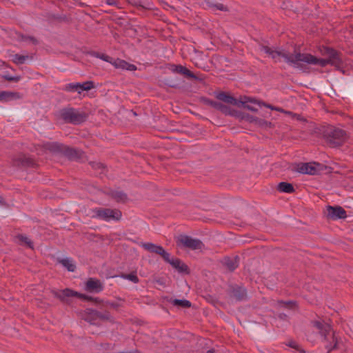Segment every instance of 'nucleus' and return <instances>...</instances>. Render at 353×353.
I'll use <instances>...</instances> for the list:
<instances>
[{"label": "nucleus", "mask_w": 353, "mask_h": 353, "mask_svg": "<svg viewBox=\"0 0 353 353\" xmlns=\"http://www.w3.org/2000/svg\"><path fill=\"white\" fill-rule=\"evenodd\" d=\"M324 56H327L326 59H318L316 57L304 53V56H301L303 59V63L312 65H319L325 67L328 64L339 67L341 63V59L339 54L333 49L325 48L322 52Z\"/></svg>", "instance_id": "nucleus-1"}, {"label": "nucleus", "mask_w": 353, "mask_h": 353, "mask_svg": "<svg viewBox=\"0 0 353 353\" xmlns=\"http://www.w3.org/2000/svg\"><path fill=\"white\" fill-rule=\"evenodd\" d=\"M87 216L92 219H99L106 221L110 220L119 221L121 219L122 213L117 209L96 208L88 210Z\"/></svg>", "instance_id": "nucleus-2"}, {"label": "nucleus", "mask_w": 353, "mask_h": 353, "mask_svg": "<svg viewBox=\"0 0 353 353\" xmlns=\"http://www.w3.org/2000/svg\"><path fill=\"white\" fill-rule=\"evenodd\" d=\"M301 56H304V53L294 52L293 54H288L285 51L273 50L270 56L276 61H280L281 58H283L285 61L295 67H300L301 63H303V59Z\"/></svg>", "instance_id": "nucleus-3"}, {"label": "nucleus", "mask_w": 353, "mask_h": 353, "mask_svg": "<svg viewBox=\"0 0 353 353\" xmlns=\"http://www.w3.org/2000/svg\"><path fill=\"white\" fill-rule=\"evenodd\" d=\"M327 142L332 147H336L342 144L346 139L345 131L339 128H331L325 134Z\"/></svg>", "instance_id": "nucleus-4"}, {"label": "nucleus", "mask_w": 353, "mask_h": 353, "mask_svg": "<svg viewBox=\"0 0 353 353\" xmlns=\"http://www.w3.org/2000/svg\"><path fill=\"white\" fill-rule=\"evenodd\" d=\"M176 243L181 248L192 250H201L204 248L203 243L200 240L185 235L178 236Z\"/></svg>", "instance_id": "nucleus-5"}, {"label": "nucleus", "mask_w": 353, "mask_h": 353, "mask_svg": "<svg viewBox=\"0 0 353 353\" xmlns=\"http://www.w3.org/2000/svg\"><path fill=\"white\" fill-rule=\"evenodd\" d=\"M61 117L68 123L78 124L86 119V114L74 109L63 110L61 112Z\"/></svg>", "instance_id": "nucleus-6"}, {"label": "nucleus", "mask_w": 353, "mask_h": 353, "mask_svg": "<svg viewBox=\"0 0 353 353\" xmlns=\"http://www.w3.org/2000/svg\"><path fill=\"white\" fill-rule=\"evenodd\" d=\"M215 97L221 101L235 105L238 108H241V103H245L248 101L246 100H248L245 95L241 96L239 99H235L230 93L225 92H217L216 93Z\"/></svg>", "instance_id": "nucleus-7"}, {"label": "nucleus", "mask_w": 353, "mask_h": 353, "mask_svg": "<svg viewBox=\"0 0 353 353\" xmlns=\"http://www.w3.org/2000/svg\"><path fill=\"white\" fill-rule=\"evenodd\" d=\"M55 296L61 299V301H65L67 297L70 296H77L80 299L90 301L92 299V297L88 296L85 294H79L77 292L72 290L70 289L66 288L65 290H61L59 292H57L55 293Z\"/></svg>", "instance_id": "nucleus-8"}, {"label": "nucleus", "mask_w": 353, "mask_h": 353, "mask_svg": "<svg viewBox=\"0 0 353 353\" xmlns=\"http://www.w3.org/2000/svg\"><path fill=\"white\" fill-rule=\"evenodd\" d=\"M297 171L301 174H315L319 170V165L315 163H301L297 165Z\"/></svg>", "instance_id": "nucleus-9"}, {"label": "nucleus", "mask_w": 353, "mask_h": 353, "mask_svg": "<svg viewBox=\"0 0 353 353\" xmlns=\"http://www.w3.org/2000/svg\"><path fill=\"white\" fill-rule=\"evenodd\" d=\"M142 247L150 252L161 255L165 261H169V254L163 248V247L152 243H143Z\"/></svg>", "instance_id": "nucleus-10"}, {"label": "nucleus", "mask_w": 353, "mask_h": 353, "mask_svg": "<svg viewBox=\"0 0 353 353\" xmlns=\"http://www.w3.org/2000/svg\"><path fill=\"white\" fill-rule=\"evenodd\" d=\"M327 216L332 219H344L346 217V212L340 206H328L327 208Z\"/></svg>", "instance_id": "nucleus-11"}, {"label": "nucleus", "mask_w": 353, "mask_h": 353, "mask_svg": "<svg viewBox=\"0 0 353 353\" xmlns=\"http://www.w3.org/2000/svg\"><path fill=\"white\" fill-rule=\"evenodd\" d=\"M92 300L94 301L97 303H101L103 307H110L116 311H119L120 307H122L124 304V300L120 298H118L115 301H101L97 298L92 299Z\"/></svg>", "instance_id": "nucleus-12"}, {"label": "nucleus", "mask_w": 353, "mask_h": 353, "mask_svg": "<svg viewBox=\"0 0 353 353\" xmlns=\"http://www.w3.org/2000/svg\"><path fill=\"white\" fill-rule=\"evenodd\" d=\"M103 289V284L99 279L90 278L85 283V290L88 292H100Z\"/></svg>", "instance_id": "nucleus-13"}, {"label": "nucleus", "mask_w": 353, "mask_h": 353, "mask_svg": "<svg viewBox=\"0 0 353 353\" xmlns=\"http://www.w3.org/2000/svg\"><path fill=\"white\" fill-rule=\"evenodd\" d=\"M313 327L319 331V333L326 339V336L331 332V327L323 321H312Z\"/></svg>", "instance_id": "nucleus-14"}, {"label": "nucleus", "mask_w": 353, "mask_h": 353, "mask_svg": "<svg viewBox=\"0 0 353 353\" xmlns=\"http://www.w3.org/2000/svg\"><path fill=\"white\" fill-rule=\"evenodd\" d=\"M245 97L248 99V100H247L248 101L245 103H241V107H243L250 111L257 112L258 109L255 105H257L259 106H261L262 101L248 96H245Z\"/></svg>", "instance_id": "nucleus-15"}, {"label": "nucleus", "mask_w": 353, "mask_h": 353, "mask_svg": "<svg viewBox=\"0 0 353 353\" xmlns=\"http://www.w3.org/2000/svg\"><path fill=\"white\" fill-rule=\"evenodd\" d=\"M112 65L118 69L127 70L130 71H134L137 70L136 65L120 59H113Z\"/></svg>", "instance_id": "nucleus-16"}, {"label": "nucleus", "mask_w": 353, "mask_h": 353, "mask_svg": "<svg viewBox=\"0 0 353 353\" xmlns=\"http://www.w3.org/2000/svg\"><path fill=\"white\" fill-rule=\"evenodd\" d=\"M13 164L17 166H30L33 165V160L25 154H19L13 159Z\"/></svg>", "instance_id": "nucleus-17"}, {"label": "nucleus", "mask_w": 353, "mask_h": 353, "mask_svg": "<svg viewBox=\"0 0 353 353\" xmlns=\"http://www.w3.org/2000/svg\"><path fill=\"white\" fill-rule=\"evenodd\" d=\"M21 95L18 92L10 91H0V101L7 102L12 100L19 99Z\"/></svg>", "instance_id": "nucleus-18"}, {"label": "nucleus", "mask_w": 353, "mask_h": 353, "mask_svg": "<svg viewBox=\"0 0 353 353\" xmlns=\"http://www.w3.org/2000/svg\"><path fill=\"white\" fill-rule=\"evenodd\" d=\"M214 108L220 110L221 112L227 115H231L236 117H240L241 116V114L239 112L232 110L230 108L228 107L227 105H223L221 103H218V104H214Z\"/></svg>", "instance_id": "nucleus-19"}, {"label": "nucleus", "mask_w": 353, "mask_h": 353, "mask_svg": "<svg viewBox=\"0 0 353 353\" xmlns=\"http://www.w3.org/2000/svg\"><path fill=\"white\" fill-rule=\"evenodd\" d=\"M172 71L182 74L188 77L196 79V77L194 75V74L189 70L187 68L181 65H174L172 66Z\"/></svg>", "instance_id": "nucleus-20"}, {"label": "nucleus", "mask_w": 353, "mask_h": 353, "mask_svg": "<svg viewBox=\"0 0 353 353\" xmlns=\"http://www.w3.org/2000/svg\"><path fill=\"white\" fill-rule=\"evenodd\" d=\"M97 315L98 311L92 309H86L84 311L83 318L88 322L94 323V321L97 320Z\"/></svg>", "instance_id": "nucleus-21"}, {"label": "nucleus", "mask_w": 353, "mask_h": 353, "mask_svg": "<svg viewBox=\"0 0 353 353\" xmlns=\"http://www.w3.org/2000/svg\"><path fill=\"white\" fill-rule=\"evenodd\" d=\"M16 239L20 245H26L30 248H33L32 242L26 236L19 234L16 236Z\"/></svg>", "instance_id": "nucleus-22"}, {"label": "nucleus", "mask_w": 353, "mask_h": 353, "mask_svg": "<svg viewBox=\"0 0 353 353\" xmlns=\"http://www.w3.org/2000/svg\"><path fill=\"white\" fill-rule=\"evenodd\" d=\"M94 88L93 81H88L79 84V88H77V92L81 94L83 91H89Z\"/></svg>", "instance_id": "nucleus-23"}, {"label": "nucleus", "mask_w": 353, "mask_h": 353, "mask_svg": "<svg viewBox=\"0 0 353 353\" xmlns=\"http://www.w3.org/2000/svg\"><path fill=\"white\" fill-rule=\"evenodd\" d=\"M278 189L280 192L292 193L294 192L293 185L289 183L281 182L278 185Z\"/></svg>", "instance_id": "nucleus-24"}, {"label": "nucleus", "mask_w": 353, "mask_h": 353, "mask_svg": "<svg viewBox=\"0 0 353 353\" xmlns=\"http://www.w3.org/2000/svg\"><path fill=\"white\" fill-rule=\"evenodd\" d=\"M46 150L52 152L62 151L63 146L56 143H48L43 145Z\"/></svg>", "instance_id": "nucleus-25"}, {"label": "nucleus", "mask_w": 353, "mask_h": 353, "mask_svg": "<svg viewBox=\"0 0 353 353\" xmlns=\"http://www.w3.org/2000/svg\"><path fill=\"white\" fill-rule=\"evenodd\" d=\"M170 303L177 307L187 308L191 306V303L185 299H173L170 301Z\"/></svg>", "instance_id": "nucleus-26"}, {"label": "nucleus", "mask_w": 353, "mask_h": 353, "mask_svg": "<svg viewBox=\"0 0 353 353\" xmlns=\"http://www.w3.org/2000/svg\"><path fill=\"white\" fill-rule=\"evenodd\" d=\"M29 59H30V57L28 55L16 54L12 56V60L16 64H23Z\"/></svg>", "instance_id": "nucleus-27"}, {"label": "nucleus", "mask_w": 353, "mask_h": 353, "mask_svg": "<svg viewBox=\"0 0 353 353\" xmlns=\"http://www.w3.org/2000/svg\"><path fill=\"white\" fill-rule=\"evenodd\" d=\"M169 263H170L173 267L178 268L181 271H183L186 270L187 266L182 263L179 259H170L169 256V261H166Z\"/></svg>", "instance_id": "nucleus-28"}, {"label": "nucleus", "mask_w": 353, "mask_h": 353, "mask_svg": "<svg viewBox=\"0 0 353 353\" xmlns=\"http://www.w3.org/2000/svg\"><path fill=\"white\" fill-rule=\"evenodd\" d=\"M60 263H61L65 268L68 269L70 272H74L75 270L76 266L73 263L72 261L70 259H63L59 261Z\"/></svg>", "instance_id": "nucleus-29"}, {"label": "nucleus", "mask_w": 353, "mask_h": 353, "mask_svg": "<svg viewBox=\"0 0 353 353\" xmlns=\"http://www.w3.org/2000/svg\"><path fill=\"white\" fill-rule=\"evenodd\" d=\"M112 196L117 202H125L127 200L126 194L120 191H114Z\"/></svg>", "instance_id": "nucleus-30"}, {"label": "nucleus", "mask_w": 353, "mask_h": 353, "mask_svg": "<svg viewBox=\"0 0 353 353\" xmlns=\"http://www.w3.org/2000/svg\"><path fill=\"white\" fill-rule=\"evenodd\" d=\"M256 121V125L259 127L263 128H272L274 127V125L266 120L262 119L259 118Z\"/></svg>", "instance_id": "nucleus-31"}, {"label": "nucleus", "mask_w": 353, "mask_h": 353, "mask_svg": "<svg viewBox=\"0 0 353 353\" xmlns=\"http://www.w3.org/2000/svg\"><path fill=\"white\" fill-rule=\"evenodd\" d=\"M98 319L102 320V321H108L110 322L114 321L113 316L110 314V312H105L104 314H102V313L98 312L97 320Z\"/></svg>", "instance_id": "nucleus-32"}, {"label": "nucleus", "mask_w": 353, "mask_h": 353, "mask_svg": "<svg viewBox=\"0 0 353 353\" xmlns=\"http://www.w3.org/2000/svg\"><path fill=\"white\" fill-rule=\"evenodd\" d=\"M225 265L228 270L233 271L238 266V263L236 259H227Z\"/></svg>", "instance_id": "nucleus-33"}, {"label": "nucleus", "mask_w": 353, "mask_h": 353, "mask_svg": "<svg viewBox=\"0 0 353 353\" xmlns=\"http://www.w3.org/2000/svg\"><path fill=\"white\" fill-rule=\"evenodd\" d=\"M121 277L125 279H128L134 283H139V281L137 274L134 273L129 274H122Z\"/></svg>", "instance_id": "nucleus-34"}, {"label": "nucleus", "mask_w": 353, "mask_h": 353, "mask_svg": "<svg viewBox=\"0 0 353 353\" xmlns=\"http://www.w3.org/2000/svg\"><path fill=\"white\" fill-rule=\"evenodd\" d=\"M80 83H72L65 85V90L68 92H77V88H79Z\"/></svg>", "instance_id": "nucleus-35"}, {"label": "nucleus", "mask_w": 353, "mask_h": 353, "mask_svg": "<svg viewBox=\"0 0 353 353\" xmlns=\"http://www.w3.org/2000/svg\"><path fill=\"white\" fill-rule=\"evenodd\" d=\"M211 7L212 8H214L217 10H219L221 11H224V12H226V11H228V8L226 6L223 5V3H213L211 5Z\"/></svg>", "instance_id": "nucleus-36"}, {"label": "nucleus", "mask_w": 353, "mask_h": 353, "mask_svg": "<svg viewBox=\"0 0 353 353\" xmlns=\"http://www.w3.org/2000/svg\"><path fill=\"white\" fill-rule=\"evenodd\" d=\"M97 57L106 61L108 63H110L112 64V62L113 61V59L105 54H99L97 53L96 55Z\"/></svg>", "instance_id": "nucleus-37"}, {"label": "nucleus", "mask_w": 353, "mask_h": 353, "mask_svg": "<svg viewBox=\"0 0 353 353\" xmlns=\"http://www.w3.org/2000/svg\"><path fill=\"white\" fill-rule=\"evenodd\" d=\"M3 78L8 81H15L17 82L21 79V77L19 76L12 77L9 75H3Z\"/></svg>", "instance_id": "nucleus-38"}, {"label": "nucleus", "mask_w": 353, "mask_h": 353, "mask_svg": "<svg viewBox=\"0 0 353 353\" xmlns=\"http://www.w3.org/2000/svg\"><path fill=\"white\" fill-rule=\"evenodd\" d=\"M261 50L270 56L274 50L271 49L268 46H261Z\"/></svg>", "instance_id": "nucleus-39"}, {"label": "nucleus", "mask_w": 353, "mask_h": 353, "mask_svg": "<svg viewBox=\"0 0 353 353\" xmlns=\"http://www.w3.org/2000/svg\"><path fill=\"white\" fill-rule=\"evenodd\" d=\"M242 119L245 118L246 119L247 121H248L250 123H254L255 125H256V120H258L259 118L258 117H252V116H246L245 117H241Z\"/></svg>", "instance_id": "nucleus-40"}, {"label": "nucleus", "mask_w": 353, "mask_h": 353, "mask_svg": "<svg viewBox=\"0 0 353 353\" xmlns=\"http://www.w3.org/2000/svg\"><path fill=\"white\" fill-rule=\"evenodd\" d=\"M92 167L95 169H102V170L105 169V167L100 163H93Z\"/></svg>", "instance_id": "nucleus-41"}, {"label": "nucleus", "mask_w": 353, "mask_h": 353, "mask_svg": "<svg viewBox=\"0 0 353 353\" xmlns=\"http://www.w3.org/2000/svg\"><path fill=\"white\" fill-rule=\"evenodd\" d=\"M204 101L207 105H209L213 108H214V104H218V103H219V102L210 101L209 99H205Z\"/></svg>", "instance_id": "nucleus-42"}, {"label": "nucleus", "mask_w": 353, "mask_h": 353, "mask_svg": "<svg viewBox=\"0 0 353 353\" xmlns=\"http://www.w3.org/2000/svg\"><path fill=\"white\" fill-rule=\"evenodd\" d=\"M261 106H265L268 108H270L272 110H275V108H276V107H274V106H272V105H270V104H268V103H265L264 102L262 101V103H261Z\"/></svg>", "instance_id": "nucleus-43"}, {"label": "nucleus", "mask_w": 353, "mask_h": 353, "mask_svg": "<svg viewBox=\"0 0 353 353\" xmlns=\"http://www.w3.org/2000/svg\"><path fill=\"white\" fill-rule=\"evenodd\" d=\"M106 3L108 5H110V6L116 5L117 1L116 0H107Z\"/></svg>", "instance_id": "nucleus-44"}, {"label": "nucleus", "mask_w": 353, "mask_h": 353, "mask_svg": "<svg viewBox=\"0 0 353 353\" xmlns=\"http://www.w3.org/2000/svg\"><path fill=\"white\" fill-rule=\"evenodd\" d=\"M294 119L305 121V119L304 118H303L301 115L297 114H296V117L294 118Z\"/></svg>", "instance_id": "nucleus-45"}, {"label": "nucleus", "mask_w": 353, "mask_h": 353, "mask_svg": "<svg viewBox=\"0 0 353 353\" xmlns=\"http://www.w3.org/2000/svg\"><path fill=\"white\" fill-rule=\"evenodd\" d=\"M73 152H75L74 150H73L72 149H68L67 150V153L69 156L72 157V153Z\"/></svg>", "instance_id": "nucleus-46"}, {"label": "nucleus", "mask_w": 353, "mask_h": 353, "mask_svg": "<svg viewBox=\"0 0 353 353\" xmlns=\"http://www.w3.org/2000/svg\"><path fill=\"white\" fill-rule=\"evenodd\" d=\"M332 337H333V341H334V345H333V347H330V350L335 348L336 346V344H337V341H336V340H335L334 336H333Z\"/></svg>", "instance_id": "nucleus-47"}, {"label": "nucleus", "mask_w": 353, "mask_h": 353, "mask_svg": "<svg viewBox=\"0 0 353 353\" xmlns=\"http://www.w3.org/2000/svg\"><path fill=\"white\" fill-rule=\"evenodd\" d=\"M275 110L276 111H278V112H283V113H285V110L281 108H279V107H276V108H275Z\"/></svg>", "instance_id": "nucleus-48"}, {"label": "nucleus", "mask_w": 353, "mask_h": 353, "mask_svg": "<svg viewBox=\"0 0 353 353\" xmlns=\"http://www.w3.org/2000/svg\"><path fill=\"white\" fill-rule=\"evenodd\" d=\"M290 345L294 348H296L297 347V344L295 343V342H292L290 343Z\"/></svg>", "instance_id": "nucleus-49"}, {"label": "nucleus", "mask_w": 353, "mask_h": 353, "mask_svg": "<svg viewBox=\"0 0 353 353\" xmlns=\"http://www.w3.org/2000/svg\"><path fill=\"white\" fill-rule=\"evenodd\" d=\"M26 39L28 40H30V41H32L33 43H36V40L32 38V37H27Z\"/></svg>", "instance_id": "nucleus-50"}, {"label": "nucleus", "mask_w": 353, "mask_h": 353, "mask_svg": "<svg viewBox=\"0 0 353 353\" xmlns=\"http://www.w3.org/2000/svg\"><path fill=\"white\" fill-rule=\"evenodd\" d=\"M236 296L238 299H242L245 296V294L243 293L242 295L238 296L236 295Z\"/></svg>", "instance_id": "nucleus-51"}, {"label": "nucleus", "mask_w": 353, "mask_h": 353, "mask_svg": "<svg viewBox=\"0 0 353 353\" xmlns=\"http://www.w3.org/2000/svg\"><path fill=\"white\" fill-rule=\"evenodd\" d=\"M296 114L292 112V114H290L289 116L294 119L296 117Z\"/></svg>", "instance_id": "nucleus-52"}, {"label": "nucleus", "mask_w": 353, "mask_h": 353, "mask_svg": "<svg viewBox=\"0 0 353 353\" xmlns=\"http://www.w3.org/2000/svg\"><path fill=\"white\" fill-rule=\"evenodd\" d=\"M284 114H287V115H290V114H292V112L286 111V110H285Z\"/></svg>", "instance_id": "nucleus-53"}, {"label": "nucleus", "mask_w": 353, "mask_h": 353, "mask_svg": "<svg viewBox=\"0 0 353 353\" xmlns=\"http://www.w3.org/2000/svg\"><path fill=\"white\" fill-rule=\"evenodd\" d=\"M5 65V63L3 61H0V67Z\"/></svg>", "instance_id": "nucleus-54"}, {"label": "nucleus", "mask_w": 353, "mask_h": 353, "mask_svg": "<svg viewBox=\"0 0 353 353\" xmlns=\"http://www.w3.org/2000/svg\"><path fill=\"white\" fill-rule=\"evenodd\" d=\"M212 352H213V351H212V350H208V351L207 352V353H212Z\"/></svg>", "instance_id": "nucleus-55"}]
</instances>
